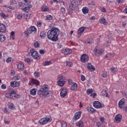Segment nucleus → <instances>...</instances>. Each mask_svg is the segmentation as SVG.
I'll return each mask as SVG.
<instances>
[{
    "label": "nucleus",
    "instance_id": "nucleus-1",
    "mask_svg": "<svg viewBox=\"0 0 127 127\" xmlns=\"http://www.w3.org/2000/svg\"><path fill=\"white\" fill-rule=\"evenodd\" d=\"M48 85H44L42 86L37 91V95L42 99L49 98L53 94L51 91H48Z\"/></svg>",
    "mask_w": 127,
    "mask_h": 127
},
{
    "label": "nucleus",
    "instance_id": "nucleus-2",
    "mask_svg": "<svg viewBox=\"0 0 127 127\" xmlns=\"http://www.w3.org/2000/svg\"><path fill=\"white\" fill-rule=\"evenodd\" d=\"M58 33H59V29L54 27L48 32L47 37L48 39L53 42H56V41H58V35L59 34Z\"/></svg>",
    "mask_w": 127,
    "mask_h": 127
},
{
    "label": "nucleus",
    "instance_id": "nucleus-3",
    "mask_svg": "<svg viewBox=\"0 0 127 127\" xmlns=\"http://www.w3.org/2000/svg\"><path fill=\"white\" fill-rule=\"evenodd\" d=\"M29 56H31L34 59H40L38 52L34 49H32L28 53Z\"/></svg>",
    "mask_w": 127,
    "mask_h": 127
},
{
    "label": "nucleus",
    "instance_id": "nucleus-4",
    "mask_svg": "<svg viewBox=\"0 0 127 127\" xmlns=\"http://www.w3.org/2000/svg\"><path fill=\"white\" fill-rule=\"evenodd\" d=\"M36 28L34 26L30 27L29 29L24 32L25 34L27 35V36H29V34H31V33H35L36 32Z\"/></svg>",
    "mask_w": 127,
    "mask_h": 127
},
{
    "label": "nucleus",
    "instance_id": "nucleus-5",
    "mask_svg": "<svg viewBox=\"0 0 127 127\" xmlns=\"http://www.w3.org/2000/svg\"><path fill=\"white\" fill-rule=\"evenodd\" d=\"M80 61L82 63H86V62H88V61H89V57H88V55L86 54L82 55L80 57Z\"/></svg>",
    "mask_w": 127,
    "mask_h": 127
},
{
    "label": "nucleus",
    "instance_id": "nucleus-6",
    "mask_svg": "<svg viewBox=\"0 0 127 127\" xmlns=\"http://www.w3.org/2000/svg\"><path fill=\"white\" fill-rule=\"evenodd\" d=\"M78 7V4L75 1H72L71 3L69 4V8L72 9V10H75Z\"/></svg>",
    "mask_w": 127,
    "mask_h": 127
},
{
    "label": "nucleus",
    "instance_id": "nucleus-7",
    "mask_svg": "<svg viewBox=\"0 0 127 127\" xmlns=\"http://www.w3.org/2000/svg\"><path fill=\"white\" fill-rule=\"evenodd\" d=\"M10 86L12 88H17L20 86V81H11L10 82Z\"/></svg>",
    "mask_w": 127,
    "mask_h": 127
},
{
    "label": "nucleus",
    "instance_id": "nucleus-8",
    "mask_svg": "<svg viewBox=\"0 0 127 127\" xmlns=\"http://www.w3.org/2000/svg\"><path fill=\"white\" fill-rule=\"evenodd\" d=\"M60 95L62 98H64L66 97V95H67V89H66V88H62Z\"/></svg>",
    "mask_w": 127,
    "mask_h": 127
},
{
    "label": "nucleus",
    "instance_id": "nucleus-9",
    "mask_svg": "<svg viewBox=\"0 0 127 127\" xmlns=\"http://www.w3.org/2000/svg\"><path fill=\"white\" fill-rule=\"evenodd\" d=\"M15 93H16L15 91L12 90V91H11L10 93L6 94L5 95V97L7 99H12V100H13V95H14V94H15Z\"/></svg>",
    "mask_w": 127,
    "mask_h": 127
},
{
    "label": "nucleus",
    "instance_id": "nucleus-10",
    "mask_svg": "<svg viewBox=\"0 0 127 127\" xmlns=\"http://www.w3.org/2000/svg\"><path fill=\"white\" fill-rule=\"evenodd\" d=\"M81 115H82V112L79 111L76 112L74 115V117H73V121H77V120H79V119L81 118Z\"/></svg>",
    "mask_w": 127,
    "mask_h": 127
},
{
    "label": "nucleus",
    "instance_id": "nucleus-11",
    "mask_svg": "<svg viewBox=\"0 0 127 127\" xmlns=\"http://www.w3.org/2000/svg\"><path fill=\"white\" fill-rule=\"evenodd\" d=\"M93 106L94 108H96V109H101L102 107V104L99 101H95L93 103Z\"/></svg>",
    "mask_w": 127,
    "mask_h": 127
},
{
    "label": "nucleus",
    "instance_id": "nucleus-12",
    "mask_svg": "<svg viewBox=\"0 0 127 127\" xmlns=\"http://www.w3.org/2000/svg\"><path fill=\"white\" fill-rule=\"evenodd\" d=\"M122 119L123 116L120 114H118L115 117V122L117 124H119V123H121V121H122Z\"/></svg>",
    "mask_w": 127,
    "mask_h": 127
},
{
    "label": "nucleus",
    "instance_id": "nucleus-13",
    "mask_svg": "<svg viewBox=\"0 0 127 127\" xmlns=\"http://www.w3.org/2000/svg\"><path fill=\"white\" fill-rule=\"evenodd\" d=\"M62 54L64 55H68V54H71L72 53V50L69 49H64L62 51Z\"/></svg>",
    "mask_w": 127,
    "mask_h": 127
},
{
    "label": "nucleus",
    "instance_id": "nucleus-14",
    "mask_svg": "<svg viewBox=\"0 0 127 127\" xmlns=\"http://www.w3.org/2000/svg\"><path fill=\"white\" fill-rule=\"evenodd\" d=\"M93 55H96V56H100V55H102V51L97 49H94L93 50Z\"/></svg>",
    "mask_w": 127,
    "mask_h": 127
},
{
    "label": "nucleus",
    "instance_id": "nucleus-15",
    "mask_svg": "<svg viewBox=\"0 0 127 127\" xmlns=\"http://www.w3.org/2000/svg\"><path fill=\"white\" fill-rule=\"evenodd\" d=\"M125 100L124 99H121L118 103V106L120 109H124V106H125Z\"/></svg>",
    "mask_w": 127,
    "mask_h": 127
},
{
    "label": "nucleus",
    "instance_id": "nucleus-16",
    "mask_svg": "<svg viewBox=\"0 0 127 127\" xmlns=\"http://www.w3.org/2000/svg\"><path fill=\"white\" fill-rule=\"evenodd\" d=\"M6 30L5 25L0 23V32H5Z\"/></svg>",
    "mask_w": 127,
    "mask_h": 127
},
{
    "label": "nucleus",
    "instance_id": "nucleus-17",
    "mask_svg": "<svg viewBox=\"0 0 127 127\" xmlns=\"http://www.w3.org/2000/svg\"><path fill=\"white\" fill-rule=\"evenodd\" d=\"M85 29L86 28L85 27H80L77 31V33L78 35H81L84 31H85Z\"/></svg>",
    "mask_w": 127,
    "mask_h": 127
},
{
    "label": "nucleus",
    "instance_id": "nucleus-18",
    "mask_svg": "<svg viewBox=\"0 0 127 127\" xmlns=\"http://www.w3.org/2000/svg\"><path fill=\"white\" fill-rule=\"evenodd\" d=\"M78 89V84L76 83H73V85L71 86V91H76Z\"/></svg>",
    "mask_w": 127,
    "mask_h": 127
},
{
    "label": "nucleus",
    "instance_id": "nucleus-19",
    "mask_svg": "<svg viewBox=\"0 0 127 127\" xmlns=\"http://www.w3.org/2000/svg\"><path fill=\"white\" fill-rule=\"evenodd\" d=\"M32 84H34V85H36V86H39L40 82L39 81H38L37 79H32L31 81Z\"/></svg>",
    "mask_w": 127,
    "mask_h": 127
},
{
    "label": "nucleus",
    "instance_id": "nucleus-20",
    "mask_svg": "<svg viewBox=\"0 0 127 127\" xmlns=\"http://www.w3.org/2000/svg\"><path fill=\"white\" fill-rule=\"evenodd\" d=\"M66 81L64 80H59L58 81V84L60 87H63Z\"/></svg>",
    "mask_w": 127,
    "mask_h": 127
},
{
    "label": "nucleus",
    "instance_id": "nucleus-21",
    "mask_svg": "<svg viewBox=\"0 0 127 127\" xmlns=\"http://www.w3.org/2000/svg\"><path fill=\"white\" fill-rule=\"evenodd\" d=\"M39 123L40 125H46V124H47V121H46L45 118H42L39 121Z\"/></svg>",
    "mask_w": 127,
    "mask_h": 127
},
{
    "label": "nucleus",
    "instance_id": "nucleus-22",
    "mask_svg": "<svg viewBox=\"0 0 127 127\" xmlns=\"http://www.w3.org/2000/svg\"><path fill=\"white\" fill-rule=\"evenodd\" d=\"M100 23H102V24H104V25H108V22H107V20H106L105 18H102L100 20Z\"/></svg>",
    "mask_w": 127,
    "mask_h": 127
},
{
    "label": "nucleus",
    "instance_id": "nucleus-23",
    "mask_svg": "<svg viewBox=\"0 0 127 127\" xmlns=\"http://www.w3.org/2000/svg\"><path fill=\"white\" fill-rule=\"evenodd\" d=\"M87 68L88 70H90L91 71H95V67L91 64H89L87 65Z\"/></svg>",
    "mask_w": 127,
    "mask_h": 127
},
{
    "label": "nucleus",
    "instance_id": "nucleus-24",
    "mask_svg": "<svg viewBox=\"0 0 127 127\" xmlns=\"http://www.w3.org/2000/svg\"><path fill=\"white\" fill-rule=\"evenodd\" d=\"M82 10L84 14H87V13H89V9L87 7H83Z\"/></svg>",
    "mask_w": 127,
    "mask_h": 127
},
{
    "label": "nucleus",
    "instance_id": "nucleus-25",
    "mask_svg": "<svg viewBox=\"0 0 127 127\" xmlns=\"http://www.w3.org/2000/svg\"><path fill=\"white\" fill-rule=\"evenodd\" d=\"M8 108L10 110H14V109H15V106H14V105H13L12 103L9 102L8 103Z\"/></svg>",
    "mask_w": 127,
    "mask_h": 127
},
{
    "label": "nucleus",
    "instance_id": "nucleus-26",
    "mask_svg": "<svg viewBox=\"0 0 127 127\" xmlns=\"http://www.w3.org/2000/svg\"><path fill=\"white\" fill-rule=\"evenodd\" d=\"M17 67L19 70H23L24 69V64L22 63H20L18 64Z\"/></svg>",
    "mask_w": 127,
    "mask_h": 127
},
{
    "label": "nucleus",
    "instance_id": "nucleus-27",
    "mask_svg": "<svg viewBox=\"0 0 127 127\" xmlns=\"http://www.w3.org/2000/svg\"><path fill=\"white\" fill-rule=\"evenodd\" d=\"M58 78L59 81H65L66 80V78L62 74L59 75Z\"/></svg>",
    "mask_w": 127,
    "mask_h": 127
},
{
    "label": "nucleus",
    "instance_id": "nucleus-28",
    "mask_svg": "<svg viewBox=\"0 0 127 127\" xmlns=\"http://www.w3.org/2000/svg\"><path fill=\"white\" fill-rule=\"evenodd\" d=\"M40 37L42 39L46 37V33L45 31H41L40 33Z\"/></svg>",
    "mask_w": 127,
    "mask_h": 127
},
{
    "label": "nucleus",
    "instance_id": "nucleus-29",
    "mask_svg": "<svg viewBox=\"0 0 127 127\" xmlns=\"http://www.w3.org/2000/svg\"><path fill=\"white\" fill-rule=\"evenodd\" d=\"M87 111L90 113V114H93V113H95V112H96V110L94 109V108L92 107H88L87 108Z\"/></svg>",
    "mask_w": 127,
    "mask_h": 127
},
{
    "label": "nucleus",
    "instance_id": "nucleus-30",
    "mask_svg": "<svg viewBox=\"0 0 127 127\" xmlns=\"http://www.w3.org/2000/svg\"><path fill=\"white\" fill-rule=\"evenodd\" d=\"M76 126L78 127H84V122L82 121H79L76 123Z\"/></svg>",
    "mask_w": 127,
    "mask_h": 127
},
{
    "label": "nucleus",
    "instance_id": "nucleus-31",
    "mask_svg": "<svg viewBox=\"0 0 127 127\" xmlns=\"http://www.w3.org/2000/svg\"><path fill=\"white\" fill-rule=\"evenodd\" d=\"M5 40V36L4 35L1 34H0V42H3Z\"/></svg>",
    "mask_w": 127,
    "mask_h": 127
},
{
    "label": "nucleus",
    "instance_id": "nucleus-32",
    "mask_svg": "<svg viewBox=\"0 0 127 127\" xmlns=\"http://www.w3.org/2000/svg\"><path fill=\"white\" fill-rule=\"evenodd\" d=\"M30 93L31 95H32V96H35V95H36V89L34 88L31 89L30 91Z\"/></svg>",
    "mask_w": 127,
    "mask_h": 127
},
{
    "label": "nucleus",
    "instance_id": "nucleus-33",
    "mask_svg": "<svg viewBox=\"0 0 127 127\" xmlns=\"http://www.w3.org/2000/svg\"><path fill=\"white\" fill-rule=\"evenodd\" d=\"M20 79V75H17L12 78L13 81H18V80H19Z\"/></svg>",
    "mask_w": 127,
    "mask_h": 127
},
{
    "label": "nucleus",
    "instance_id": "nucleus-34",
    "mask_svg": "<svg viewBox=\"0 0 127 127\" xmlns=\"http://www.w3.org/2000/svg\"><path fill=\"white\" fill-rule=\"evenodd\" d=\"M52 63L51 61L46 62L42 64L43 66H48L49 65H51Z\"/></svg>",
    "mask_w": 127,
    "mask_h": 127
},
{
    "label": "nucleus",
    "instance_id": "nucleus-35",
    "mask_svg": "<svg viewBox=\"0 0 127 127\" xmlns=\"http://www.w3.org/2000/svg\"><path fill=\"white\" fill-rule=\"evenodd\" d=\"M45 120H46L47 123H50L52 121V118L49 116H46Z\"/></svg>",
    "mask_w": 127,
    "mask_h": 127
},
{
    "label": "nucleus",
    "instance_id": "nucleus-36",
    "mask_svg": "<svg viewBox=\"0 0 127 127\" xmlns=\"http://www.w3.org/2000/svg\"><path fill=\"white\" fill-rule=\"evenodd\" d=\"M110 70L112 72V73H116L118 71V68H115L114 67H112L111 68H110Z\"/></svg>",
    "mask_w": 127,
    "mask_h": 127
},
{
    "label": "nucleus",
    "instance_id": "nucleus-37",
    "mask_svg": "<svg viewBox=\"0 0 127 127\" xmlns=\"http://www.w3.org/2000/svg\"><path fill=\"white\" fill-rule=\"evenodd\" d=\"M33 45L34 47L37 48V47H39V46H40V44H39V42H38V41H36L34 43Z\"/></svg>",
    "mask_w": 127,
    "mask_h": 127
},
{
    "label": "nucleus",
    "instance_id": "nucleus-38",
    "mask_svg": "<svg viewBox=\"0 0 127 127\" xmlns=\"http://www.w3.org/2000/svg\"><path fill=\"white\" fill-rule=\"evenodd\" d=\"M86 93L87 95H91V94H93V89H88L86 90Z\"/></svg>",
    "mask_w": 127,
    "mask_h": 127
},
{
    "label": "nucleus",
    "instance_id": "nucleus-39",
    "mask_svg": "<svg viewBox=\"0 0 127 127\" xmlns=\"http://www.w3.org/2000/svg\"><path fill=\"white\" fill-rule=\"evenodd\" d=\"M13 100H14V99H19V98H20V95L14 93V94L13 95Z\"/></svg>",
    "mask_w": 127,
    "mask_h": 127
},
{
    "label": "nucleus",
    "instance_id": "nucleus-40",
    "mask_svg": "<svg viewBox=\"0 0 127 127\" xmlns=\"http://www.w3.org/2000/svg\"><path fill=\"white\" fill-rule=\"evenodd\" d=\"M34 75L36 78H38L40 77V73L39 72L35 71L34 73Z\"/></svg>",
    "mask_w": 127,
    "mask_h": 127
},
{
    "label": "nucleus",
    "instance_id": "nucleus-41",
    "mask_svg": "<svg viewBox=\"0 0 127 127\" xmlns=\"http://www.w3.org/2000/svg\"><path fill=\"white\" fill-rule=\"evenodd\" d=\"M52 16L51 15H48L46 16L47 20H52Z\"/></svg>",
    "mask_w": 127,
    "mask_h": 127
},
{
    "label": "nucleus",
    "instance_id": "nucleus-42",
    "mask_svg": "<svg viewBox=\"0 0 127 127\" xmlns=\"http://www.w3.org/2000/svg\"><path fill=\"white\" fill-rule=\"evenodd\" d=\"M10 3L12 5H13V4H16L17 3V2L15 0H11L10 1Z\"/></svg>",
    "mask_w": 127,
    "mask_h": 127
},
{
    "label": "nucleus",
    "instance_id": "nucleus-43",
    "mask_svg": "<svg viewBox=\"0 0 127 127\" xmlns=\"http://www.w3.org/2000/svg\"><path fill=\"white\" fill-rule=\"evenodd\" d=\"M0 16L2 17V18H6L7 17V16L5 15L4 13H0Z\"/></svg>",
    "mask_w": 127,
    "mask_h": 127
},
{
    "label": "nucleus",
    "instance_id": "nucleus-44",
    "mask_svg": "<svg viewBox=\"0 0 127 127\" xmlns=\"http://www.w3.org/2000/svg\"><path fill=\"white\" fill-rule=\"evenodd\" d=\"M72 63L71 62H67L66 64V66L67 67H72Z\"/></svg>",
    "mask_w": 127,
    "mask_h": 127
},
{
    "label": "nucleus",
    "instance_id": "nucleus-45",
    "mask_svg": "<svg viewBox=\"0 0 127 127\" xmlns=\"http://www.w3.org/2000/svg\"><path fill=\"white\" fill-rule=\"evenodd\" d=\"M24 61H25V62H26V63L29 64V63H30L31 60H30V59L26 58V59L24 60Z\"/></svg>",
    "mask_w": 127,
    "mask_h": 127
},
{
    "label": "nucleus",
    "instance_id": "nucleus-46",
    "mask_svg": "<svg viewBox=\"0 0 127 127\" xmlns=\"http://www.w3.org/2000/svg\"><path fill=\"white\" fill-rule=\"evenodd\" d=\"M61 124L62 127H67V123H66V122H63Z\"/></svg>",
    "mask_w": 127,
    "mask_h": 127
},
{
    "label": "nucleus",
    "instance_id": "nucleus-47",
    "mask_svg": "<svg viewBox=\"0 0 127 127\" xmlns=\"http://www.w3.org/2000/svg\"><path fill=\"white\" fill-rule=\"evenodd\" d=\"M99 120L103 124L105 123V118L104 117H100Z\"/></svg>",
    "mask_w": 127,
    "mask_h": 127
},
{
    "label": "nucleus",
    "instance_id": "nucleus-48",
    "mask_svg": "<svg viewBox=\"0 0 127 127\" xmlns=\"http://www.w3.org/2000/svg\"><path fill=\"white\" fill-rule=\"evenodd\" d=\"M61 11L62 13H65V12H66V10H65V8L62 7L61 8Z\"/></svg>",
    "mask_w": 127,
    "mask_h": 127
},
{
    "label": "nucleus",
    "instance_id": "nucleus-49",
    "mask_svg": "<svg viewBox=\"0 0 127 127\" xmlns=\"http://www.w3.org/2000/svg\"><path fill=\"white\" fill-rule=\"evenodd\" d=\"M49 9L48 7L42 8V11H48Z\"/></svg>",
    "mask_w": 127,
    "mask_h": 127
},
{
    "label": "nucleus",
    "instance_id": "nucleus-50",
    "mask_svg": "<svg viewBox=\"0 0 127 127\" xmlns=\"http://www.w3.org/2000/svg\"><path fill=\"white\" fill-rule=\"evenodd\" d=\"M17 17L18 18V19H22V15L21 14H18L17 16Z\"/></svg>",
    "mask_w": 127,
    "mask_h": 127
},
{
    "label": "nucleus",
    "instance_id": "nucleus-51",
    "mask_svg": "<svg viewBox=\"0 0 127 127\" xmlns=\"http://www.w3.org/2000/svg\"><path fill=\"white\" fill-rule=\"evenodd\" d=\"M100 9L102 12H106V8L105 7H100Z\"/></svg>",
    "mask_w": 127,
    "mask_h": 127
},
{
    "label": "nucleus",
    "instance_id": "nucleus-52",
    "mask_svg": "<svg viewBox=\"0 0 127 127\" xmlns=\"http://www.w3.org/2000/svg\"><path fill=\"white\" fill-rule=\"evenodd\" d=\"M39 52H40V54H42V55H43V54H44V53H45V51H44V50H40L39 51Z\"/></svg>",
    "mask_w": 127,
    "mask_h": 127
},
{
    "label": "nucleus",
    "instance_id": "nucleus-53",
    "mask_svg": "<svg viewBox=\"0 0 127 127\" xmlns=\"http://www.w3.org/2000/svg\"><path fill=\"white\" fill-rule=\"evenodd\" d=\"M1 88L3 90H5V89H6V86L5 85V84H2L1 86Z\"/></svg>",
    "mask_w": 127,
    "mask_h": 127
},
{
    "label": "nucleus",
    "instance_id": "nucleus-54",
    "mask_svg": "<svg viewBox=\"0 0 127 127\" xmlns=\"http://www.w3.org/2000/svg\"><path fill=\"white\" fill-rule=\"evenodd\" d=\"M23 10L25 12L26 11V10H29V7H25L23 8Z\"/></svg>",
    "mask_w": 127,
    "mask_h": 127
},
{
    "label": "nucleus",
    "instance_id": "nucleus-55",
    "mask_svg": "<svg viewBox=\"0 0 127 127\" xmlns=\"http://www.w3.org/2000/svg\"><path fill=\"white\" fill-rule=\"evenodd\" d=\"M11 62V58H7V59H6V62H7V63H10Z\"/></svg>",
    "mask_w": 127,
    "mask_h": 127
},
{
    "label": "nucleus",
    "instance_id": "nucleus-56",
    "mask_svg": "<svg viewBox=\"0 0 127 127\" xmlns=\"http://www.w3.org/2000/svg\"><path fill=\"white\" fill-rule=\"evenodd\" d=\"M57 46H58V48H59V49L62 48V44L61 43H59L58 44Z\"/></svg>",
    "mask_w": 127,
    "mask_h": 127
},
{
    "label": "nucleus",
    "instance_id": "nucleus-57",
    "mask_svg": "<svg viewBox=\"0 0 127 127\" xmlns=\"http://www.w3.org/2000/svg\"><path fill=\"white\" fill-rule=\"evenodd\" d=\"M81 81H85V76H84V75H81Z\"/></svg>",
    "mask_w": 127,
    "mask_h": 127
},
{
    "label": "nucleus",
    "instance_id": "nucleus-58",
    "mask_svg": "<svg viewBox=\"0 0 127 127\" xmlns=\"http://www.w3.org/2000/svg\"><path fill=\"white\" fill-rule=\"evenodd\" d=\"M107 72H105L102 74V77H103V78H107Z\"/></svg>",
    "mask_w": 127,
    "mask_h": 127
},
{
    "label": "nucleus",
    "instance_id": "nucleus-59",
    "mask_svg": "<svg viewBox=\"0 0 127 127\" xmlns=\"http://www.w3.org/2000/svg\"><path fill=\"white\" fill-rule=\"evenodd\" d=\"M69 85H72L73 84V81H72L71 79L68 80Z\"/></svg>",
    "mask_w": 127,
    "mask_h": 127
},
{
    "label": "nucleus",
    "instance_id": "nucleus-60",
    "mask_svg": "<svg viewBox=\"0 0 127 127\" xmlns=\"http://www.w3.org/2000/svg\"><path fill=\"white\" fill-rule=\"evenodd\" d=\"M96 126L98 127H101V126H102V123H101L100 122H97L96 124Z\"/></svg>",
    "mask_w": 127,
    "mask_h": 127
},
{
    "label": "nucleus",
    "instance_id": "nucleus-61",
    "mask_svg": "<svg viewBox=\"0 0 127 127\" xmlns=\"http://www.w3.org/2000/svg\"><path fill=\"white\" fill-rule=\"evenodd\" d=\"M90 96H91V97H92V96L93 98H95V97H97V94H96V93L92 94H92H91Z\"/></svg>",
    "mask_w": 127,
    "mask_h": 127
},
{
    "label": "nucleus",
    "instance_id": "nucleus-62",
    "mask_svg": "<svg viewBox=\"0 0 127 127\" xmlns=\"http://www.w3.org/2000/svg\"><path fill=\"white\" fill-rule=\"evenodd\" d=\"M105 58H106V59H108V58L109 59H110L111 58V57L110 56V55L107 54L106 55V56L105 57Z\"/></svg>",
    "mask_w": 127,
    "mask_h": 127
},
{
    "label": "nucleus",
    "instance_id": "nucleus-63",
    "mask_svg": "<svg viewBox=\"0 0 127 127\" xmlns=\"http://www.w3.org/2000/svg\"><path fill=\"white\" fill-rule=\"evenodd\" d=\"M41 22H37V26H38L39 27H41Z\"/></svg>",
    "mask_w": 127,
    "mask_h": 127
},
{
    "label": "nucleus",
    "instance_id": "nucleus-64",
    "mask_svg": "<svg viewBox=\"0 0 127 127\" xmlns=\"http://www.w3.org/2000/svg\"><path fill=\"white\" fill-rule=\"evenodd\" d=\"M124 13L127 14V6H126L125 9L124 10Z\"/></svg>",
    "mask_w": 127,
    "mask_h": 127
}]
</instances>
